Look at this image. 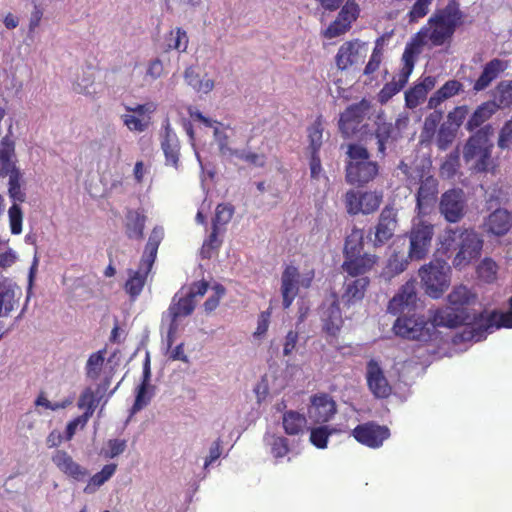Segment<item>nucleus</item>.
<instances>
[{"label":"nucleus","mask_w":512,"mask_h":512,"mask_svg":"<svg viewBox=\"0 0 512 512\" xmlns=\"http://www.w3.org/2000/svg\"><path fill=\"white\" fill-rule=\"evenodd\" d=\"M458 242V252L452 260V265L456 269H462L472 261L480 257L483 240L473 229H448L446 230L445 241L446 249H449L452 243Z\"/></svg>","instance_id":"obj_5"},{"label":"nucleus","mask_w":512,"mask_h":512,"mask_svg":"<svg viewBox=\"0 0 512 512\" xmlns=\"http://www.w3.org/2000/svg\"><path fill=\"white\" fill-rule=\"evenodd\" d=\"M179 140L173 130H165L162 139V150L165 154L166 165L177 169L179 164Z\"/></svg>","instance_id":"obj_31"},{"label":"nucleus","mask_w":512,"mask_h":512,"mask_svg":"<svg viewBox=\"0 0 512 512\" xmlns=\"http://www.w3.org/2000/svg\"><path fill=\"white\" fill-rule=\"evenodd\" d=\"M290 448L288 447V440L283 436H272L271 454L274 458H284Z\"/></svg>","instance_id":"obj_57"},{"label":"nucleus","mask_w":512,"mask_h":512,"mask_svg":"<svg viewBox=\"0 0 512 512\" xmlns=\"http://www.w3.org/2000/svg\"><path fill=\"white\" fill-rule=\"evenodd\" d=\"M306 426V417L303 414L289 410L283 414V428L284 433L289 436H296L303 432Z\"/></svg>","instance_id":"obj_34"},{"label":"nucleus","mask_w":512,"mask_h":512,"mask_svg":"<svg viewBox=\"0 0 512 512\" xmlns=\"http://www.w3.org/2000/svg\"><path fill=\"white\" fill-rule=\"evenodd\" d=\"M234 215V206L230 203H220L216 206L215 216L212 219V228H220L231 222Z\"/></svg>","instance_id":"obj_43"},{"label":"nucleus","mask_w":512,"mask_h":512,"mask_svg":"<svg viewBox=\"0 0 512 512\" xmlns=\"http://www.w3.org/2000/svg\"><path fill=\"white\" fill-rule=\"evenodd\" d=\"M126 449V441L121 439H112L107 441V448L101 451L103 457L112 459L121 455Z\"/></svg>","instance_id":"obj_54"},{"label":"nucleus","mask_w":512,"mask_h":512,"mask_svg":"<svg viewBox=\"0 0 512 512\" xmlns=\"http://www.w3.org/2000/svg\"><path fill=\"white\" fill-rule=\"evenodd\" d=\"M23 181V174L14 173L8 176V197L12 199L13 203L19 204L26 200V193L21 188Z\"/></svg>","instance_id":"obj_42"},{"label":"nucleus","mask_w":512,"mask_h":512,"mask_svg":"<svg viewBox=\"0 0 512 512\" xmlns=\"http://www.w3.org/2000/svg\"><path fill=\"white\" fill-rule=\"evenodd\" d=\"M508 311L506 312H492L487 317L483 313L477 314L473 317L474 325L476 327H468V330L463 331L461 338L464 341L479 342L486 337L487 333H491L495 329L512 328V296L508 299Z\"/></svg>","instance_id":"obj_8"},{"label":"nucleus","mask_w":512,"mask_h":512,"mask_svg":"<svg viewBox=\"0 0 512 512\" xmlns=\"http://www.w3.org/2000/svg\"><path fill=\"white\" fill-rule=\"evenodd\" d=\"M383 57V49L377 44L374 48L367 65L364 68V74L370 75L378 70Z\"/></svg>","instance_id":"obj_60"},{"label":"nucleus","mask_w":512,"mask_h":512,"mask_svg":"<svg viewBox=\"0 0 512 512\" xmlns=\"http://www.w3.org/2000/svg\"><path fill=\"white\" fill-rule=\"evenodd\" d=\"M433 327H445L449 329L457 328L461 325L468 327H475L473 319L469 318L468 314L463 309L455 307H440L435 310H430V317L427 319Z\"/></svg>","instance_id":"obj_12"},{"label":"nucleus","mask_w":512,"mask_h":512,"mask_svg":"<svg viewBox=\"0 0 512 512\" xmlns=\"http://www.w3.org/2000/svg\"><path fill=\"white\" fill-rule=\"evenodd\" d=\"M403 67L391 82L384 85L378 94L381 103L388 102L395 94H397L408 82V79L414 69L415 59L410 56L409 52L402 55Z\"/></svg>","instance_id":"obj_16"},{"label":"nucleus","mask_w":512,"mask_h":512,"mask_svg":"<svg viewBox=\"0 0 512 512\" xmlns=\"http://www.w3.org/2000/svg\"><path fill=\"white\" fill-rule=\"evenodd\" d=\"M299 270L294 265H287L281 274V296H283V308H290L299 293Z\"/></svg>","instance_id":"obj_26"},{"label":"nucleus","mask_w":512,"mask_h":512,"mask_svg":"<svg viewBox=\"0 0 512 512\" xmlns=\"http://www.w3.org/2000/svg\"><path fill=\"white\" fill-rule=\"evenodd\" d=\"M498 108L512 106V80H504L498 83L493 91V100Z\"/></svg>","instance_id":"obj_38"},{"label":"nucleus","mask_w":512,"mask_h":512,"mask_svg":"<svg viewBox=\"0 0 512 512\" xmlns=\"http://www.w3.org/2000/svg\"><path fill=\"white\" fill-rule=\"evenodd\" d=\"M365 379H367L368 390H370L375 398L385 399L390 396V384L385 378L383 369L377 361L371 359L367 362Z\"/></svg>","instance_id":"obj_21"},{"label":"nucleus","mask_w":512,"mask_h":512,"mask_svg":"<svg viewBox=\"0 0 512 512\" xmlns=\"http://www.w3.org/2000/svg\"><path fill=\"white\" fill-rule=\"evenodd\" d=\"M125 220L126 237L141 240L144 237L145 215L139 210H128Z\"/></svg>","instance_id":"obj_30"},{"label":"nucleus","mask_w":512,"mask_h":512,"mask_svg":"<svg viewBox=\"0 0 512 512\" xmlns=\"http://www.w3.org/2000/svg\"><path fill=\"white\" fill-rule=\"evenodd\" d=\"M348 162L345 167L346 183L364 187L378 175V164L369 159L368 150L360 145L348 146Z\"/></svg>","instance_id":"obj_4"},{"label":"nucleus","mask_w":512,"mask_h":512,"mask_svg":"<svg viewBox=\"0 0 512 512\" xmlns=\"http://www.w3.org/2000/svg\"><path fill=\"white\" fill-rule=\"evenodd\" d=\"M349 29L350 27L347 23L345 24L339 18H336V20L324 31L323 35L326 38L331 39L346 33Z\"/></svg>","instance_id":"obj_61"},{"label":"nucleus","mask_w":512,"mask_h":512,"mask_svg":"<svg viewBox=\"0 0 512 512\" xmlns=\"http://www.w3.org/2000/svg\"><path fill=\"white\" fill-rule=\"evenodd\" d=\"M337 412V405L327 393L316 394L311 397V407H309V418L317 424L327 423Z\"/></svg>","instance_id":"obj_22"},{"label":"nucleus","mask_w":512,"mask_h":512,"mask_svg":"<svg viewBox=\"0 0 512 512\" xmlns=\"http://www.w3.org/2000/svg\"><path fill=\"white\" fill-rule=\"evenodd\" d=\"M507 63L500 59H493L488 62L474 84L475 91H482L487 88L505 69Z\"/></svg>","instance_id":"obj_29"},{"label":"nucleus","mask_w":512,"mask_h":512,"mask_svg":"<svg viewBox=\"0 0 512 512\" xmlns=\"http://www.w3.org/2000/svg\"><path fill=\"white\" fill-rule=\"evenodd\" d=\"M484 130H477L475 135L468 138L466 146H464V161L473 163L472 169L477 173H495L496 163L490 156L492 152V144L482 134Z\"/></svg>","instance_id":"obj_7"},{"label":"nucleus","mask_w":512,"mask_h":512,"mask_svg":"<svg viewBox=\"0 0 512 512\" xmlns=\"http://www.w3.org/2000/svg\"><path fill=\"white\" fill-rule=\"evenodd\" d=\"M195 301L194 299L180 297L178 294H175L174 298H172L171 305L168 308V315L171 318V323H169L168 327V335H166V343H168V348L172 347L173 342L175 341L176 331H178V319L182 317H188L194 312Z\"/></svg>","instance_id":"obj_15"},{"label":"nucleus","mask_w":512,"mask_h":512,"mask_svg":"<svg viewBox=\"0 0 512 512\" xmlns=\"http://www.w3.org/2000/svg\"><path fill=\"white\" fill-rule=\"evenodd\" d=\"M370 109L369 101L363 99L359 103L349 106L340 117L342 126L359 124L368 114Z\"/></svg>","instance_id":"obj_32"},{"label":"nucleus","mask_w":512,"mask_h":512,"mask_svg":"<svg viewBox=\"0 0 512 512\" xmlns=\"http://www.w3.org/2000/svg\"><path fill=\"white\" fill-rule=\"evenodd\" d=\"M332 435V430L327 426L323 425L320 427L312 428L311 435H309V441L312 445L319 449H325L327 447L328 438Z\"/></svg>","instance_id":"obj_48"},{"label":"nucleus","mask_w":512,"mask_h":512,"mask_svg":"<svg viewBox=\"0 0 512 512\" xmlns=\"http://www.w3.org/2000/svg\"><path fill=\"white\" fill-rule=\"evenodd\" d=\"M485 225L491 234L498 237L504 236L512 226L511 214L506 210L496 209L489 214Z\"/></svg>","instance_id":"obj_28"},{"label":"nucleus","mask_w":512,"mask_h":512,"mask_svg":"<svg viewBox=\"0 0 512 512\" xmlns=\"http://www.w3.org/2000/svg\"><path fill=\"white\" fill-rule=\"evenodd\" d=\"M433 236L434 226L431 223L421 218L414 219L408 232V239H410L408 258L418 262L427 257Z\"/></svg>","instance_id":"obj_9"},{"label":"nucleus","mask_w":512,"mask_h":512,"mask_svg":"<svg viewBox=\"0 0 512 512\" xmlns=\"http://www.w3.org/2000/svg\"><path fill=\"white\" fill-rule=\"evenodd\" d=\"M11 130L8 135L4 136L0 142V178L21 174L20 170L15 166L17 158L15 157L14 140L11 138Z\"/></svg>","instance_id":"obj_25"},{"label":"nucleus","mask_w":512,"mask_h":512,"mask_svg":"<svg viewBox=\"0 0 512 512\" xmlns=\"http://www.w3.org/2000/svg\"><path fill=\"white\" fill-rule=\"evenodd\" d=\"M117 465L114 463H109L103 468H101L100 472L91 476L90 480H88L87 486L84 488V493L92 494L99 487L104 485L111 477H113L114 473H116Z\"/></svg>","instance_id":"obj_36"},{"label":"nucleus","mask_w":512,"mask_h":512,"mask_svg":"<svg viewBox=\"0 0 512 512\" xmlns=\"http://www.w3.org/2000/svg\"><path fill=\"white\" fill-rule=\"evenodd\" d=\"M421 287L424 293L433 299H439L450 285V267L442 258H434L418 269Z\"/></svg>","instance_id":"obj_6"},{"label":"nucleus","mask_w":512,"mask_h":512,"mask_svg":"<svg viewBox=\"0 0 512 512\" xmlns=\"http://www.w3.org/2000/svg\"><path fill=\"white\" fill-rule=\"evenodd\" d=\"M161 231L154 228L152 231V235H150L149 242L146 244V250H144V255L141 259L153 258L155 259V255L157 254L158 244L160 243Z\"/></svg>","instance_id":"obj_59"},{"label":"nucleus","mask_w":512,"mask_h":512,"mask_svg":"<svg viewBox=\"0 0 512 512\" xmlns=\"http://www.w3.org/2000/svg\"><path fill=\"white\" fill-rule=\"evenodd\" d=\"M411 259L406 257L403 258L398 253H393L392 256L389 257V260H387V273L391 276L398 275L406 270L408 267V262H410Z\"/></svg>","instance_id":"obj_51"},{"label":"nucleus","mask_w":512,"mask_h":512,"mask_svg":"<svg viewBox=\"0 0 512 512\" xmlns=\"http://www.w3.org/2000/svg\"><path fill=\"white\" fill-rule=\"evenodd\" d=\"M336 314H338V311H336ZM340 325V314L336 315V317L330 316L328 319L324 320V331L331 336H335L338 331H340Z\"/></svg>","instance_id":"obj_64"},{"label":"nucleus","mask_w":512,"mask_h":512,"mask_svg":"<svg viewBox=\"0 0 512 512\" xmlns=\"http://www.w3.org/2000/svg\"><path fill=\"white\" fill-rule=\"evenodd\" d=\"M358 14V5L353 1H346L337 18L343 21V23H347L348 26L351 27V24L357 19Z\"/></svg>","instance_id":"obj_53"},{"label":"nucleus","mask_w":512,"mask_h":512,"mask_svg":"<svg viewBox=\"0 0 512 512\" xmlns=\"http://www.w3.org/2000/svg\"><path fill=\"white\" fill-rule=\"evenodd\" d=\"M73 90L78 94L92 96L96 93L94 79L91 74H83L73 83Z\"/></svg>","instance_id":"obj_50"},{"label":"nucleus","mask_w":512,"mask_h":512,"mask_svg":"<svg viewBox=\"0 0 512 512\" xmlns=\"http://www.w3.org/2000/svg\"><path fill=\"white\" fill-rule=\"evenodd\" d=\"M8 221H10V230L13 235H19L21 232V222L23 221V212L18 204L13 203L8 208Z\"/></svg>","instance_id":"obj_52"},{"label":"nucleus","mask_w":512,"mask_h":512,"mask_svg":"<svg viewBox=\"0 0 512 512\" xmlns=\"http://www.w3.org/2000/svg\"><path fill=\"white\" fill-rule=\"evenodd\" d=\"M343 201H345L346 213L370 215L380 207L383 194L376 191L358 192L350 189L346 191Z\"/></svg>","instance_id":"obj_10"},{"label":"nucleus","mask_w":512,"mask_h":512,"mask_svg":"<svg viewBox=\"0 0 512 512\" xmlns=\"http://www.w3.org/2000/svg\"><path fill=\"white\" fill-rule=\"evenodd\" d=\"M188 36L186 31L181 28L172 30L167 38V46L169 49H175L179 52L186 51L188 47Z\"/></svg>","instance_id":"obj_45"},{"label":"nucleus","mask_w":512,"mask_h":512,"mask_svg":"<svg viewBox=\"0 0 512 512\" xmlns=\"http://www.w3.org/2000/svg\"><path fill=\"white\" fill-rule=\"evenodd\" d=\"M164 66L160 59L155 58L150 60L145 69V80L152 82L160 78L163 74Z\"/></svg>","instance_id":"obj_55"},{"label":"nucleus","mask_w":512,"mask_h":512,"mask_svg":"<svg viewBox=\"0 0 512 512\" xmlns=\"http://www.w3.org/2000/svg\"><path fill=\"white\" fill-rule=\"evenodd\" d=\"M468 116V108L466 106L456 107L448 114V122L451 126L460 127Z\"/></svg>","instance_id":"obj_62"},{"label":"nucleus","mask_w":512,"mask_h":512,"mask_svg":"<svg viewBox=\"0 0 512 512\" xmlns=\"http://www.w3.org/2000/svg\"><path fill=\"white\" fill-rule=\"evenodd\" d=\"M433 0H416L412 9L409 12V18L411 22H416L423 18L429 12V8Z\"/></svg>","instance_id":"obj_56"},{"label":"nucleus","mask_w":512,"mask_h":512,"mask_svg":"<svg viewBox=\"0 0 512 512\" xmlns=\"http://www.w3.org/2000/svg\"><path fill=\"white\" fill-rule=\"evenodd\" d=\"M157 117V104L147 101L142 104L126 106V112L122 115L123 123L130 128H147L155 124Z\"/></svg>","instance_id":"obj_14"},{"label":"nucleus","mask_w":512,"mask_h":512,"mask_svg":"<svg viewBox=\"0 0 512 512\" xmlns=\"http://www.w3.org/2000/svg\"><path fill=\"white\" fill-rule=\"evenodd\" d=\"M496 263L490 258L483 259L477 266V275L486 283H492L496 279Z\"/></svg>","instance_id":"obj_49"},{"label":"nucleus","mask_w":512,"mask_h":512,"mask_svg":"<svg viewBox=\"0 0 512 512\" xmlns=\"http://www.w3.org/2000/svg\"><path fill=\"white\" fill-rule=\"evenodd\" d=\"M368 53V47L364 42L351 40L344 42L335 55V63L342 71L354 70L363 63Z\"/></svg>","instance_id":"obj_13"},{"label":"nucleus","mask_w":512,"mask_h":512,"mask_svg":"<svg viewBox=\"0 0 512 512\" xmlns=\"http://www.w3.org/2000/svg\"><path fill=\"white\" fill-rule=\"evenodd\" d=\"M187 114L189 116L188 122H183V126H204L211 128L216 124H219L216 120H213L209 117L204 116L200 111L193 109L191 107L187 108Z\"/></svg>","instance_id":"obj_47"},{"label":"nucleus","mask_w":512,"mask_h":512,"mask_svg":"<svg viewBox=\"0 0 512 512\" xmlns=\"http://www.w3.org/2000/svg\"><path fill=\"white\" fill-rule=\"evenodd\" d=\"M459 168L458 151L451 152L446 156L444 163L440 165L439 174L444 179H450L455 176Z\"/></svg>","instance_id":"obj_46"},{"label":"nucleus","mask_w":512,"mask_h":512,"mask_svg":"<svg viewBox=\"0 0 512 512\" xmlns=\"http://www.w3.org/2000/svg\"><path fill=\"white\" fill-rule=\"evenodd\" d=\"M185 83L200 95H207L215 88V81L207 74L201 76L195 66H189L185 69Z\"/></svg>","instance_id":"obj_27"},{"label":"nucleus","mask_w":512,"mask_h":512,"mask_svg":"<svg viewBox=\"0 0 512 512\" xmlns=\"http://www.w3.org/2000/svg\"><path fill=\"white\" fill-rule=\"evenodd\" d=\"M499 108L496 103L493 101H487L482 103L480 106L472 114L467 128H477L487 120H489L492 115L496 113Z\"/></svg>","instance_id":"obj_37"},{"label":"nucleus","mask_w":512,"mask_h":512,"mask_svg":"<svg viewBox=\"0 0 512 512\" xmlns=\"http://www.w3.org/2000/svg\"><path fill=\"white\" fill-rule=\"evenodd\" d=\"M207 289H209V284L206 281L202 280L199 282H193V284L190 285V288H188L187 294L180 297L194 300L195 297H203V295L206 294Z\"/></svg>","instance_id":"obj_63"},{"label":"nucleus","mask_w":512,"mask_h":512,"mask_svg":"<svg viewBox=\"0 0 512 512\" xmlns=\"http://www.w3.org/2000/svg\"><path fill=\"white\" fill-rule=\"evenodd\" d=\"M105 349H100L90 355L85 364V375L87 378L96 381L101 374L102 366L104 365Z\"/></svg>","instance_id":"obj_40"},{"label":"nucleus","mask_w":512,"mask_h":512,"mask_svg":"<svg viewBox=\"0 0 512 512\" xmlns=\"http://www.w3.org/2000/svg\"><path fill=\"white\" fill-rule=\"evenodd\" d=\"M51 461L60 472L73 481H83L88 477V470L74 461L66 450H56L53 457H51Z\"/></svg>","instance_id":"obj_24"},{"label":"nucleus","mask_w":512,"mask_h":512,"mask_svg":"<svg viewBox=\"0 0 512 512\" xmlns=\"http://www.w3.org/2000/svg\"><path fill=\"white\" fill-rule=\"evenodd\" d=\"M98 398L95 396L94 391L88 387L84 389V392L81 393L78 399V408L85 409L84 411V419H90L94 414L95 409L97 408Z\"/></svg>","instance_id":"obj_41"},{"label":"nucleus","mask_w":512,"mask_h":512,"mask_svg":"<svg viewBox=\"0 0 512 512\" xmlns=\"http://www.w3.org/2000/svg\"><path fill=\"white\" fill-rule=\"evenodd\" d=\"M464 207L461 189H449L440 196L439 211L449 223H457L464 216Z\"/></svg>","instance_id":"obj_17"},{"label":"nucleus","mask_w":512,"mask_h":512,"mask_svg":"<svg viewBox=\"0 0 512 512\" xmlns=\"http://www.w3.org/2000/svg\"><path fill=\"white\" fill-rule=\"evenodd\" d=\"M369 272L358 275H349L343 284L342 301L346 305L356 304L365 297L366 289L369 286V278L366 276Z\"/></svg>","instance_id":"obj_23"},{"label":"nucleus","mask_w":512,"mask_h":512,"mask_svg":"<svg viewBox=\"0 0 512 512\" xmlns=\"http://www.w3.org/2000/svg\"><path fill=\"white\" fill-rule=\"evenodd\" d=\"M398 169L404 174L405 180H407V184L410 186L417 184V179L433 176L430 174V166L412 167L403 160L399 162Z\"/></svg>","instance_id":"obj_39"},{"label":"nucleus","mask_w":512,"mask_h":512,"mask_svg":"<svg viewBox=\"0 0 512 512\" xmlns=\"http://www.w3.org/2000/svg\"><path fill=\"white\" fill-rule=\"evenodd\" d=\"M351 435L356 442L370 449H378L390 437V430L386 425L378 424L375 421H367L355 426Z\"/></svg>","instance_id":"obj_11"},{"label":"nucleus","mask_w":512,"mask_h":512,"mask_svg":"<svg viewBox=\"0 0 512 512\" xmlns=\"http://www.w3.org/2000/svg\"><path fill=\"white\" fill-rule=\"evenodd\" d=\"M426 95L427 93L416 84L405 94L406 105L409 108H415L426 98Z\"/></svg>","instance_id":"obj_58"},{"label":"nucleus","mask_w":512,"mask_h":512,"mask_svg":"<svg viewBox=\"0 0 512 512\" xmlns=\"http://www.w3.org/2000/svg\"><path fill=\"white\" fill-rule=\"evenodd\" d=\"M462 14L459 5L451 1L443 9H439L429 18L427 24L406 45L405 52H409L415 60L421 53L422 46H440L448 41L456 27L461 23Z\"/></svg>","instance_id":"obj_2"},{"label":"nucleus","mask_w":512,"mask_h":512,"mask_svg":"<svg viewBox=\"0 0 512 512\" xmlns=\"http://www.w3.org/2000/svg\"><path fill=\"white\" fill-rule=\"evenodd\" d=\"M15 292L13 288L0 286V316L7 317L14 310Z\"/></svg>","instance_id":"obj_44"},{"label":"nucleus","mask_w":512,"mask_h":512,"mask_svg":"<svg viewBox=\"0 0 512 512\" xmlns=\"http://www.w3.org/2000/svg\"><path fill=\"white\" fill-rule=\"evenodd\" d=\"M463 90V85L457 80L447 81L429 99V108H436L445 100H448Z\"/></svg>","instance_id":"obj_33"},{"label":"nucleus","mask_w":512,"mask_h":512,"mask_svg":"<svg viewBox=\"0 0 512 512\" xmlns=\"http://www.w3.org/2000/svg\"><path fill=\"white\" fill-rule=\"evenodd\" d=\"M416 184H418L416 210L417 215L422 216L427 213L428 208L436 203L439 183L434 176H424V178H417Z\"/></svg>","instance_id":"obj_18"},{"label":"nucleus","mask_w":512,"mask_h":512,"mask_svg":"<svg viewBox=\"0 0 512 512\" xmlns=\"http://www.w3.org/2000/svg\"><path fill=\"white\" fill-rule=\"evenodd\" d=\"M475 300V294L467 288L465 285L454 287L448 294V303L452 308L462 309L465 306L473 303Z\"/></svg>","instance_id":"obj_35"},{"label":"nucleus","mask_w":512,"mask_h":512,"mask_svg":"<svg viewBox=\"0 0 512 512\" xmlns=\"http://www.w3.org/2000/svg\"><path fill=\"white\" fill-rule=\"evenodd\" d=\"M397 226V211L391 206H384L374 228V247H381L393 238Z\"/></svg>","instance_id":"obj_19"},{"label":"nucleus","mask_w":512,"mask_h":512,"mask_svg":"<svg viewBox=\"0 0 512 512\" xmlns=\"http://www.w3.org/2000/svg\"><path fill=\"white\" fill-rule=\"evenodd\" d=\"M153 264L152 257L141 259L137 270L128 269V271H126V273H128V279L125 281L124 290L125 293L128 294L129 299L136 300V298L141 295Z\"/></svg>","instance_id":"obj_20"},{"label":"nucleus","mask_w":512,"mask_h":512,"mask_svg":"<svg viewBox=\"0 0 512 512\" xmlns=\"http://www.w3.org/2000/svg\"><path fill=\"white\" fill-rule=\"evenodd\" d=\"M363 250V231L354 227L351 234L346 236L345 248H343L342 268L346 275H358L364 272H371L377 264L378 257L375 254L364 253Z\"/></svg>","instance_id":"obj_3"},{"label":"nucleus","mask_w":512,"mask_h":512,"mask_svg":"<svg viewBox=\"0 0 512 512\" xmlns=\"http://www.w3.org/2000/svg\"><path fill=\"white\" fill-rule=\"evenodd\" d=\"M417 283L405 282L387 303V312L398 316L393 323L395 335L405 339L428 343L433 338L434 327L418 311Z\"/></svg>","instance_id":"obj_1"}]
</instances>
